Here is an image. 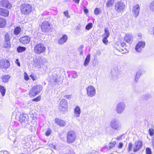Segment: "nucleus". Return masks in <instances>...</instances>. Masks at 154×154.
<instances>
[{"label": "nucleus", "instance_id": "nucleus-36", "mask_svg": "<svg viewBox=\"0 0 154 154\" xmlns=\"http://www.w3.org/2000/svg\"><path fill=\"white\" fill-rule=\"evenodd\" d=\"M11 46L10 42H5L3 46L5 48L8 49L10 48Z\"/></svg>", "mask_w": 154, "mask_h": 154}, {"label": "nucleus", "instance_id": "nucleus-5", "mask_svg": "<svg viewBox=\"0 0 154 154\" xmlns=\"http://www.w3.org/2000/svg\"><path fill=\"white\" fill-rule=\"evenodd\" d=\"M110 125L112 128L117 131L119 130L121 128V125L118 119H112L110 122Z\"/></svg>", "mask_w": 154, "mask_h": 154}, {"label": "nucleus", "instance_id": "nucleus-39", "mask_svg": "<svg viewBox=\"0 0 154 154\" xmlns=\"http://www.w3.org/2000/svg\"><path fill=\"white\" fill-rule=\"evenodd\" d=\"M116 143L115 141H114L112 142H110L109 143V149H110L112 148H113L114 146L115 145Z\"/></svg>", "mask_w": 154, "mask_h": 154}, {"label": "nucleus", "instance_id": "nucleus-8", "mask_svg": "<svg viewBox=\"0 0 154 154\" xmlns=\"http://www.w3.org/2000/svg\"><path fill=\"white\" fill-rule=\"evenodd\" d=\"M59 109L60 111L62 112L66 111L67 109V102L66 100L63 99L61 100L59 104Z\"/></svg>", "mask_w": 154, "mask_h": 154}, {"label": "nucleus", "instance_id": "nucleus-43", "mask_svg": "<svg viewBox=\"0 0 154 154\" xmlns=\"http://www.w3.org/2000/svg\"><path fill=\"white\" fill-rule=\"evenodd\" d=\"M41 98L40 96H38L37 97L33 99L32 101H34L38 102L40 100Z\"/></svg>", "mask_w": 154, "mask_h": 154}, {"label": "nucleus", "instance_id": "nucleus-2", "mask_svg": "<svg viewBox=\"0 0 154 154\" xmlns=\"http://www.w3.org/2000/svg\"><path fill=\"white\" fill-rule=\"evenodd\" d=\"M42 89V87L41 85L35 86L30 90L29 95L31 97L35 96L39 93Z\"/></svg>", "mask_w": 154, "mask_h": 154}, {"label": "nucleus", "instance_id": "nucleus-28", "mask_svg": "<svg viewBox=\"0 0 154 154\" xmlns=\"http://www.w3.org/2000/svg\"><path fill=\"white\" fill-rule=\"evenodd\" d=\"M6 22L5 20L0 17V28L4 27L6 24Z\"/></svg>", "mask_w": 154, "mask_h": 154}, {"label": "nucleus", "instance_id": "nucleus-6", "mask_svg": "<svg viewBox=\"0 0 154 154\" xmlns=\"http://www.w3.org/2000/svg\"><path fill=\"white\" fill-rule=\"evenodd\" d=\"M76 138V135L73 131H69L67 132V141L68 143L74 142Z\"/></svg>", "mask_w": 154, "mask_h": 154}, {"label": "nucleus", "instance_id": "nucleus-53", "mask_svg": "<svg viewBox=\"0 0 154 154\" xmlns=\"http://www.w3.org/2000/svg\"><path fill=\"white\" fill-rule=\"evenodd\" d=\"M84 11L85 13H87L88 12V10L85 7L84 8Z\"/></svg>", "mask_w": 154, "mask_h": 154}, {"label": "nucleus", "instance_id": "nucleus-19", "mask_svg": "<svg viewBox=\"0 0 154 154\" xmlns=\"http://www.w3.org/2000/svg\"><path fill=\"white\" fill-rule=\"evenodd\" d=\"M68 37L66 35H64L61 38L58 40V44L62 45L65 43L67 40Z\"/></svg>", "mask_w": 154, "mask_h": 154}, {"label": "nucleus", "instance_id": "nucleus-40", "mask_svg": "<svg viewBox=\"0 0 154 154\" xmlns=\"http://www.w3.org/2000/svg\"><path fill=\"white\" fill-rule=\"evenodd\" d=\"M146 154H152V151L151 149L149 147H147L146 149Z\"/></svg>", "mask_w": 154, "mask_h": 154}, {"label": "nucleus", "instance_id": "nucleus-29", "mask_svg": "<svg viewBox=\"0 0 154 154\" xmlns=\"http://www.w3.org/2000/svg\"><path fill=\"white\" fill-rule=\"evenodd\" d=\"M114 2V0H108L106 4V7L109 8L112 7Z\"/></svg>", "mask_w": 154, "mask_h": 154}, {"label": "nucleus", "instance_id": "nucleus-25", "mask_svg": "<svg viewBox=\"0 0 154 154\" xmlns=\"http://www.w3.org/2000/svg\"><path fill=\"white\" fill-rule=\"evenodd\" d=\"M55 122L60 126L63 127L66 125L65 122L63 120L58 119H55Z\"/></svg>", "mask_w": 154, "mask_h": 154}, {"label": "nucleus", "instance_id": "nucleus-55", "mask_svg": "<svg viewBox=\"0 0 154 154\" xmlns=\"http://www.w3.org/2000/svg\"><path fill=\"white\" fill-rule=\"evenodd\" d=\"M29 79V77L28 75H26L24 76V79L26 80H28Z\"/></svg>", "mask_w": 154, "mask_h": 154}, {"label": "nucleus", "instance_id": "nucleus-56", "mask_svg": "<svg viewBox=\"0 0 154 154\" xmlns=\"http://www.w3.org/2000/svg\"><path fill=\"white\" fill-rule=\"evenodd\" d=\"M19 60L18 59H17L16 60V62L17 65L18 66H20V63L18 62Z\"/></svg>", "mask_w": 154, "mask_h": 154}, {"label": "nucleus", "instance_id": "nucleus-12", "mask_svg": "<svg viewBox=\"0 0 154 154\" xmlns=\"http://www.w3.org/2000/svg\"><path fill=\"white\" fill-rule=\"evenodd\" d=\"M50 24L47 21L43 22L41 24V27L43 32H47L50 29Z\"/></svg>", "mask_w": 154, "mask_h": 154}, {"label": "nucleus", "instance_id": "nucleus-18", "mask_svg": "<svg viewBox=\"0 0 154 154\" xmlns=\"http://www.w3.org/2000/svg\"><path fill=\"white\" fill-rule=\"evenodd\" d=\"M2 3L3 7L8 8L10 9L12 7V5L7 0H3Z\"/></svg>", "mask_w": 154, "mask_h": 154}, {"label": "nucleus", "instance_id": "nucleus-4", "mask_svg": "<svg viewBox=\"0 0 154 154\" xmlns=\"http://www.w3.org/2000/svg\"><path fill=\"white\" fill-rule=\"evenodd\" d=\"M125 4L122 1H119L115 5V9L119 13H122L124 11Z\"/></svg>", "mask_w": 154, "mask_h": 154}, {"label": "nucleus", "instance_id": "nucleus-10", "mask_svg": "<svg viewBox=\"0 0 154 154\" xmlns=\"http://www.w3.org/2000/svg\"><path fill=\"white\" fill-rule=\"evenodd\" d=\"M10 66V62L8 60L5 59H1L0 60V68L6 69L9 68Z\"/></svg>", "mask_w": 154, "mask_h": 154}, {"label": "nucleus", "instance_id": "nucleus-41", "mask_svg": "<svg viewBox=\"0 0 154 154\" xmlns=\"http://www.w3.org/2000/svg\"><path fill=\"white\" fill-rule=\"evenodd\" d=\"M149 132L150 136H152L154 133V130L152 128H150L149 130Z\"/></svg>", "mask_w": 154, "mask_h": 154}, {"label": "nucleus", "instance_id": "nucleus-52", "mask_svg": "<svg viewBox=\"0 0 154 154\" xmlns=\"http://www.w3.org/2000/svg\"><path fill=\"white\" fill-rule=\"evenodd\" d=\"M64 15L66 17H67L68 15V11H64L63 12Z\"/></svg>", "mask_w": 154, "mask_h": 154}, {"label": "nucleus", "instance_id": "nucleus-3", "mask_svg": "<svg viewBox=\"0 0 154 154\" xmlns=\"http://www.w3.org/2000/svg\"><path fill=\"white\" fill-rule=\"evenodd\" d=\"M46 47L42 43H39L36 44L34 46V51L37 54H40L43 53L46 50Z\"/></svg>", "mask_w": 154, "mask_h": 154}, {"label": "nucleus", "instance_id": "nucleus-17", "mask_svg": "<svg viewBox=\"0 0 154 154\" xmlns=\"http://www.w3.org/2000/svg\"><path fill=\"white\" fill-rule=\"evenodd\" d=\"M45 59L43 58H40L38 59L37 62L35 63V65L38 68H40L43 67L44 63L45 61Z\"/></svg>", "mask_w": 154, "mask_h": 154}, {"label": "nucleus", "instance_id": "nucleus-37", "mask_svg": "<svg viewBox=\"0 0 154 154\" xmlns=\"http://www.w3.org/2000/svg\"><path fill=\"white\" fill-rule=\"evenodd\" d=\"M149 8L152 11L154 12V0L150 3Z\"/></svg>", "mask_w": 154, "mask_h": 154}, {"label": "nucleus", "instance_id": "nucleus-54", "mask_svg": "<svg viewBox=\"0 0 154 154\" xmlns=\"http://www.w3.org/2000/svg\"><path fill=\"white\" fill-rule=\"evenodd\" d=\"M123 145V144L122 143H120L118 146L119 148H121L122 147Z\"/></svg>", "mask_w": 154, "mask_h": 154}, {"label": "nucleus", "instance_id": "nucleus-57", "mask_svg": "<svg viewBox=\"0 0 154 154\" xmlns=\"http://www.w3.org/2000/svg\"><path fill=\"white\" fill-rule=\"evenodd\" d=\"M30 77L33 80H34L35 79V76L34 75H31L30 76Z\"/></svg>", "mask_w": 154, "mask_h": 154}, {"label": "nucleus", "instance_id": "nucleus-35", "mask_svg": "<svg viewBox=\"0 0 154 154\" xmlns=\"http://www.w3.org/2000/svg\"><path fill=\"white\" fill-rule=\"evenodd\" d=\"M114 70L117 74L121 72V67L118 66H116L114 68Z\"/></svg>", "mask_w": 154, "mask_h": 154}, {"label": "nucleus", "instance_id": "nucleus-38", "mask_svg": "<svg viewBox=\"0 0 154 154\" xmlns=\"http://www.w3.org/2000/svg\"><path fill=\"white\" fill-rule=\"evenodd\" d=\"M93 26V24L92 23H88L85 26V29L87 30H89Z\"/></svg>", "mask_w": 154, "mask_h": 154}, {"label": "nucleus", "instance_id": "nucleus-27", "mask_svg": "<svg viewBox=\"0 0 154 154\" xmlns=\"http://www.w3.org/2000/svg\"><path fill=\"white\" fill-rule=\"evenodd\" d=\"M10 77L9 75H3L1 76V79L3 82H7Z\"/></svg>", "mask_w": 154, "mask_h": 154}, {"label": "nucleus", "instance_id": "nucleus-20", "mask_svg": "<svg viewBox=\"0 0 154 154\" xmlns=\"http://www.w3.org/2000/svg\"><path fill=\"white\" fill-rule=\"evenodd\" d=\"M132 35L131 34H127L124 37L125 40L127 42L130 43L132 40Z\"/></svg>", "mask_w": 154, "mask_h": 154}, {"label": "nucleus", "instance_id": "nucleus-48", "mask_svg": "<svg viewBox=\"0 0 154 154\" xmlns=\"http://www.w3.org/2000/svg\"><path fill=\"white\" fill-rule=\"evenodd\" d=\"M49 146L51 148L54 149H56V146L52 144H50L49 145Z\"/></svg>", "mask_w": 154, "mask_h": 154}, {"label": "nucleus", "instance_id": "nucleus-34", "mask_svg": "<svg viewBox=\"0 0 154 154\" xmlns=\"http://www.w3.org/2000/svg\"><path fill=\"white\" fill-rule=\"evenodd\" d=\"M4 39L5 42H10L11 39L10 35L8 33H6Z\"/></svg>", "mask_w": 154, "mask_h": 154}, {"label": "nucleus", "instance_id": "nucleus-14", "mask_svg": "<svg viewBox=\"0 0 154 154\" xmlns=\"http://www.w3.org/2000/svg\"><path fill=\"white\" fill-rule=\"evenodd\" d=\"M142 145V142L141 141L138 140L135 141L134 147L133 151L134 152L137 151L141 148Z\"/></svg>", "mask_w": 154, "mask_h": 154}, {"label": "nucleus", "instance_id": "nucleus-45", "mask_svg": "<svg viewBox=\"0 0 154 154\" xmlns=\"http://www.w3.org/2000/svg\"><path fill=\"white\" fill-rule=\"evenodd\" d=\"M132 144L131 143H130L128 144V151L130 152L132 150Z\"/></svg>", "mask_w": 154, "mask_h": 154}, {"label": "nucleus", "instance_id": "nucleus-61", "mask_svg": "<svg viewBox=\"0 0 154 154\" xmlns=\"http://www.w3.org/2000/svg\"><path fill=\"white\" fill-rule=\"evenodd\" d=\"M84 46L83 45H81L79 48V50H82V48H83Z\"/></svg>", "mask_w": 154, "mask_h": 154}, {"label": "nucleus", "instance_id": "nucleus-32", "mask_svg": "<svg viewBox=\"0 0 154 154\" xmlns=\"http://www.w3.org/2000/svg\"><path fill=\"white\" fill-rule=\"evenodd\" d=\"M6 92V89L4 87L0 85V92L1 93L3 96H5Z\"/></svg>", "mask_w": 154, "mask_h": 154}, {"label": "nucleus", "instance_id": "nucleus-44", "mask_svg": "<svg viewBox=\"0 0 154 154\" xmlns=\"http://www.w3.org/2000/svg\"><path fill=\"white\" fill-rule=\"evenodd\" d=\"M100 13V9L98 8H96L94 11V13L96 15H98Z\"/></svg>", "mask_w": 154, "mask_h": 154}, {"label": "nucleus", "instance_id": "nucleus-23", "mask_svg": "<svg viewBox=\"0 0 154 154\" xmlns=\"http://www.w3.org/2000/svg\"><path fill=\"white\" fill-rule=\"evenodd\" d=\"M143 72L144 71L143 70L140 69L137 72L135 78V81L136 82H137L138 81L139 78Z\"/></svg>", "mask_w": 154, "mask_h": 154}, {"label": "nucleus", "instance_id": "nucleus-22", "mask_svg": "<svg viewBox=\"0 0 154 154\" xmlns=\"http://www.w3.org/2000/svg\"><path fill=\"white\" fill-rule=\"evenodd\" d=\"M124 50H125V51H124V53H122L124 54V53H126V51H127V49L126 48V46H125L123 48H120V49H119L117 48H115V49L114 50V52L115 53L116 55H119L117 53V52H123L124 51Z\"/></svg>", "mask_w": 154, "mask_h": 154}, {"label": "nucleus", "instance_id": "nucleus-63", "mask_svg": "<svg viewBox=\"0 0 154 154\" xmlns=\"http://www.w3.org/2000/svg\"><path fill=\"white\" fill-rule=\"evenodd\" d=\"M122 135L121 136H119L117 138V139H120V138H121V137H122Z\"/></svg>", "mask_w": 154, "mask_h": 154}, {"label": "nucleus", "instance_id": "nucleus-13", "mask_svg": "<svg viewBox=\"0 0 154 154\" xmlns=\"http://www.w3.org/2000/svg\"><path fill=\"white\" fill-rule=\"evenodd\" d=\"M145 45V43L144 42L140 41L138 42L135 47V50L137 52H140L141 51L142 49Z\"/></svg>", "mask_w": 154, "mask_h": 154}, {"label": "nucleus", "instance_id": "nucleus-59", "mask_svg": "<svg viewBox=\"0 0 154 154\" xmlns=\"http://www.w3.org/2000/svg\"><path fill=\"white\" fill-rule=\"evenodd\" d=\"M57 78L55 77L53 78V80L54 82H56L57 81Z\"/></svg>", "mask_w": 154, "mask_h": 154}, {"label": "nucleus", "instance_id": "nucleus-21", "mask_svg": "<svg viewBox=\"0 0 154 154\" xmlns=\"http://www.w3.org/2000/svg\"><path fill=\"white\" fill-rule=\"evenodd\" d=\"M9 14V11L6 9L0 8V15L2 16L7 17Z\"/></svg>", "mask_w": 154, "mask_h": 154}, {"label": "nucleus", "instance_id": "nucleus-64", "mask_svg": "<svg viewBox=\"0 0 154 154\" xmlns=\"http://www.w3.org/2000/svg\"><path fill=\"white\" fill-rule=\"evenodd\" d=\"M16 141V139H15L13 142L14 144L15 143Z\"/></svg>", "mask_w": 154, "mask_h": 154}, {"label": "nucleus", "instance_id": "nucleus-50", "mask_svg": "<svg viewBox=\"0 0 154 154\" xmlns=\"http://www.w3.org/2000/svg\"><path fill=\"white\" fill-rule=\"evenodd\" d=\"M120 44L122 48L126 46V43L125 42H123L122 43H120Z\"/></svg>", "mask_w": 154, "mask_h": 154}, {"label": "nucleus", "instance_id": "nucleus-31", "mask_svg": "<svg viewBox=\"0 0 154 154\" xmlns=\"http://www.w3.org/2000/svg\"><path fill=\"white\" fill-rule=\"evenodd\" d=\"M21 29L19 26H17L14 29V33L15 35H18L20 32Z\"/></svg>", "mask_w": 154, "mask_h": 154}, {"label": "nucleus", "instance_id": "nucleus-33", "mask_svg": "<svg viewBox=\"0 0 154 154\" xmlns=\"http://www.w3.org/2000/svg\"><path fill=\"white\" fill-rule=\"evenodd\" d=\"M109 35V30L105 28V33L103 35V38H108Z\"/></svg>", "mask_w": 154, "mask_h": 154}, {"label": "nucleus", "instance_id": "nucleus-11", "mask_svg": "<svg viewBox=\"0 0 154 154\" xmlns=\"http://www.w3.org/2000/svg\"><path fill=\"white\" fill-rule=\"evenodd\" d=\"M27 116L24 114L21 115L19 117V121L23 125H26L28 123Z\"/></svg>", "mask_w": 154, "mask_h": 154}, {"label": "nucleus", "instance_id": "nucleus-46", "mask_svg": "<svg viewBox=\"0 0 154 154\" xmlns=\"http://www.w3.org/2000/svg\"><path fill=\"white\" fill-rule=\"evenodd\" d=\"M108 41L107 38H104L103 39V42L105 44H106L108 42Z\"/></svg>", "mask_w": 154, "mask_h": 154}, {"label": "nucleus", "instance_id": "nucleus-60", "mask_svg": "<svg viewBox=\"0 0 154 154\" xmlns=\"http://www.w3.org/2000/svg\"><path fill=\"white\" fill-rule=\"evenodd\" d=\"M76 3L78 4L79 3L80 0H73Z\"/></svg>", "mask_w": 154, "mask_h": 154}, {"label": "nucleus", "instance_id": "nucleus-49", "mask_svg": "<svg viewBox=\"0 0 154 154\" xmlns=\"http://www.w3.org/2000/svg\"><path fill=\"white\" fill-rule=\"evenodd\" d=\"M64 97L67 99H69L71 98V95H67L64 96Z\"/></svg>", "mask_w": 154, "mask_h": 154}, {"label": "nucleus", "instance_id": "nucleus-16", "mask_svg": "<svg viewBox=\"0 0 154 154\" xmlns=\"http://www.w3.org/2000/svg\"><path fill=\"white\" fill-rule=\"evenodd\" d=\"M19 41L21 43L23 44H26L30 42V38L28 36H24L20 38Z\"/></svg>", "mask_w": 154, "mask_h": 154}, {"label": "nucleus", "instance_id": "nucleus-30", "mask_svg": "<svg viewBox=\"0 0 154 154\" xmlns=\"http://www.w3.org/2000/svg\"><path fill=\"white\" fill-rule=\"evenodd\" d=\"M26 48L24 47L19 46L17 48V50L18 52L21 53L26 51Z\"/></svg>", "mask_w": 154, "mask_h": 154}, {"label": "nucleus", "instance_id": "nucleus-9", "mask_svg": "<svg viewBox=\"0 0 154 154\" xmlns=\"http://www.w3.org/2000/svg\"><path fill=\"white\" fill-rule=\"evenodd\" d=\"M87 94L90 97H92L95 96L96 94V89L92 86H88L86 88Z\"/></svg>", "mask_w": 154, "mask_h": 154}, {"label": "nucleus", "instance_id": "nucleus-7", "mask_svg": "<svg viewBox=\"0 0 154 154\" xmlns=\"http://www.w3.org/2000/svg\"><path fill=\"white\" fill-rule=\"evenodd\" d=\"M126 107L125 103L123 102L118 103L116 108V111L118 114H121L123 113Z\"/></svg>", "mask_w": 154, "mask_h": 154}, {"label": "nucleus", "instance_id": "nucleus-15", "mask_svg": "<svg viewBox=\"0 0 154 154\" xmlns=\"http://www.w3.org/2000/svg\"><path fill=\"white\" fill-rule=\"evenodd\" d=\"M140 9V6L138 4L133 7L132 12L135 17H136L138 16L139 14Z\"/></svg>", "mask_w": 154, "mask_h": 154}, {"label": "nucleus", "instance_id": "nucleus-58", "mask_svg": "<svg viewBox=\"0 0 154 154\" xmlns=\"http://www.w3.org/2000/svg\"><path fill=\"white\" fill-rule=\"evenodd\" d=\"M79 51H80V55H82V54H83V51L82 50H79Z\"/></svg>", "mask_w": 154, "mask_h": 154}, {"label": "nucleus", "instance_id": "nucleus-42", "mask_svg": "<svg viewBox=\"0 0 154 154\" xmlns=\"http://www.w3.org/2000/svg\"><path fill=\"white\" fill-rule=\"evenodd\" d=\"M51 133V131L50 129H48L45 132V135L48 136L50 135Z\"/></svg>", "mask_w": 154, "mask_h": 154}, {"label": "nucleus", "instance_id": "nucleus-62", "mask_svg": "<svg viewBox=\"0 0 154 154\" xmlns=\"http://www.w3.org/2000/svg\"><path fill=\"white\" fill-rule=\"evenodd\" d=\"M20 128H17L14 130L15 132L18 131L19 130Z\"/></svg>", "mask_w": 154, "mask_h": 154}, {"label": "nucleus", "instance_id": "nucleus-1", "mask_svg": "<svg viewBox=\"0 0 154 154\" xmlns=\"http://www.w3.org/2000/svg\"><path fill=\"white\" fill-rule=\"evenodd\" d=\"M32 5L28 3L22 4L20 7L21 13L26 15L29 14L32 12Z\"/></svg>", "mask_w": 154, "mask_h": 154}, {"label": "nucleus", "instance_id": "nucleus-51", "mask_svg": "<svg viewBox=\"0 0 154 154\" xmlns=\"http://www.w3.org/2000/svg\"><path fill=\"white\" fill-rule=\"evenodd\" d=\"M152 145L153 148L154 149V135L152 138Z\"/></svg>", "mask_w": 154, "mask_h": 154}, {"label": "nucleus", "instance_id": "nucleus-47", "mask_svg": "<svg viewBox=\"0 0 154 154\" xmlns=\"http://www.w3.org/2000/svg\"><path fill=\"white\" fill-rule=\"evenodd\" d=\"M78 75L77 73H73L72 75V77L73 78H76L77 77Z\"/></svg>", "mask_w": 154, "mask_h": 154}, {"label": "nucleus", "instance_id": "nucleus-24", "mask_svg": "<svg viewBox=\"0 0 154 154\" xmlns=\"http://www.w3.org/2000/svg\"><path fill=\"white\" fill-rule=\"evenodd\" d=\"M74 113L76 117H79L81 113V110L79 107L77 106L74 109Z\"/></svg>", "mask_w": 154, "mask_h": 154}, {"label": "nucleus", "instance_id": "nucleus-26", "mask_svg": "<svg viewBox=\"0 0 154 154\" xmlns=\"http://www.w3.org/2000/svg\"><path fill=\"white\" fill-rule=\"evenodd\" d=\"M90 59V54L88 55L84 61V65L85 66H86L88 65Z\"/></svg>", "mask_w": 154, "mask_h": 154}]
</instances>
